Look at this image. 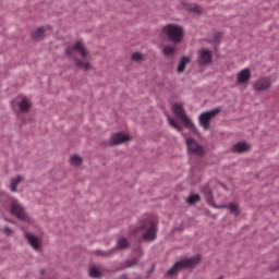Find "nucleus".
<instances>
[{
	"label": "nucleus",
	"instance_id": "nucleus-1",
	"mask_svg": "<svg viewBox=\"0 0 279 279\" xmlns=\"http://www.w3.org/2000/svg\"><path fill=\"white\" fill-rule=\"evenodd\" d=\"M168 121H169V125H171V128L177 130V132H180V134H182V136L185 137V143L187 145L189 154H194V156H204V154H206V150H204V146L199 145V143H197V141H195V138H190L186 136V134H184V132H182V126H180V124H178L175 119L168 117Z\"/></svg>",
	"mask_w": 279,
	"mask_h": 279
},
{
	"label": "nucleus",
	"instance_id": "nucleus-2",
	"mask_svg": "<svg viewBox=\"0 0 279 279\" xmlns=\"http://www.w3.org/2000/svg\"><path fill=\"white\" fill-rule=\"evenodd\" d=\"M65 53L70 58H74L78 69H84L85 71H88V69H90V64L88 62H84V61L75 58L76 53H80V56H82V58H86V56H88V50H86V48L84 47V44H82V41H76L73 47H69L65 50Z\"/></svg>",
	"mask_w": 279,
	"mask_h": 279
},
{
	"label": "nucleus",
	"instance_id": "nucleus-3",
	"mask_svg": "<svg viewBox=\"0 0 279 279\" xmlns=\"http://www.w3.org/2000/svg\"><path fill=\"white\" fill-rule=\"evenodd\" d=\"M162 32L174 45H180L184 38V28L180 25L168 24L163 26Z\"/></svg>",
	"mask_w": 279,
	"mask_h": 279
},
{
	"label": "nucleus",
	"instance_id": "nucleus-4",
	"mask_svg": "<svg viewBox=\"0 0 279 279\" xmlns=\"http://www.w3.org/2000/svg\"><path fill=\"white\" fill-rule=\"evenodd\" d=\"M142 230H146L143 234L144 241H154L158 232V218L156 216H149L144 221Z\"/></svg>",
	"mask_w": 279,
	"mask_h": 279
},
{
	"label": "nucleus",
	"instance_id": "nucleus-5",
	"mask_svg": "<svg viewBox=\"0 0 279 279\" xmlns=\"http://www.w3.org/2000/svg\"><path fill=\"white\" fill-rule=\"evenodd\" d=\"M202 260V256L196 255L194 257L187 258V259H182L177 262L173 267H171L167 271V276H175L180 269H184L186 267H195V265H199V262Z\"/></svg>",
	"mask_w": 279,
	"mask_h": 279
},
{
	"label": "nucleus",
	"instance_id": "nucleus-6",
	"mask_svg": "<svg viewBox=\"0 0 279 279\" xmlns=\"http://www.w3.org/2000/svg\"><path fill=\"white\" fill-rule=\"evenodd\" d=\"M172 110L175 114V117H178V119L182 120L183 125H185V128H187V130H191V132H196L195 130V124L193 123V120L190 119L189 117H186V112H184V108L175 102L172 105Z\"/></svg>",
	"mask_w": 279,
	"mask_h": 279
},
{
	"label": "nucleus",
	"instance_id": "nucleus-7",
	"mask_svg": "<svg viewBox=\"0 0 279 279\" xmlns=\"http://www.w3.org/2000/svg\"><path fill=\"white\" fill-rule=\"evenodd\" d=\"M219 112H221V108H215L201 113L198 117L199 125L205 130H208L210 128V121H213V119H215Z\"/></svg>",
	"mask_w": 279,
	"mask_h": 279
},
{
	"label": "nucleus",
	"instance_id": "nucleus-8",
	"mask_svg": "<svg viewBox=\"0 0 279 279\" xmlns=\"http://www.w3.org/2000/svg\"><path fill=\"white\" fill-rule=\"evenodd\" d=\"M196 62L199 66H207V64H210V62H213V51L206 48H202L197 52Z\"/></svg>",
	"mask_w": 279,
	"mask_h": 279
},
{
	"label": "nucleus",
	"instance_id": "nucleus-9",
	"mask_svg": "<svg viewBox=\"0 0 279 279\" xmlns=\"http://www.w3.org/2000/svg\"><path fill=\"white\" fill-rule=\"evenodd\" d=\"M11 213H12V215L17 217V219H21L22 221H27V219H28L27 214H25V209L16 201H13V203L11 205Z\"/></svg>",
	"mask_w": 279,
	"mask_h": 279
},
{
	"label": "nucleus",
	"instance_id": "nucleus-10",
	"mask_svg": "<svg viewBox=\"0 0 279 279\" xmlns=\"http://www.w3.org/2000/svg\"><path fill=\"white\" fill-rule=\"evenodd\" d=\"M253 88L257 93H260L263 90H269V88H271V78L270 77H260V78H258L254 83Z\"/></svg>",
	"mask_w": 279,
	"mask_h": 279
},
{
	"label": "nucleus",
	"instance_id": "nucleus-11",
	"mask_svg": "<svg viewBox=\"0 0 279 279\" xmlns=\"http://www.w3.org/2000/svg\"><path fill=\"white\" fill-rule=\"evenodd\" d=\"M128 141H130L128 134L119 132L111 135L110 145H121L123 143H128Z\"/></svg>",
	"mask_w": 279,
	"mask_h": 279
},
{
	"label": "nucleus",
	"instance_id": "nucleus-12",
	"mask_svg": "<svg viewBox=\"0 0 279 279\" xmlns=\"http://www.w3.org/2000/svg\"><path fill=\"white\" fill-rule=\"evenodd\" d=\"M252 77V72H250V69H243L239 74H238V84H245L246 82H250Z\"/></svg>",
	"mask_w": 279,
	"mask_h": 279
},
{
	"label": "nucleus",
	"instance_id": "nucleus-13",
	"mask_svg": "<svg viewBox=\"0 0 279 279\" xmlns=\"http://www.w3.org/2000/svg\"><path fill=\"white\" fill-rule=\"evenodd\" d=\"M26 239L29 243V245H32V247H34L35 250H40V240H38V238L26 233Z\"/></svg>",
	"mask_w": 279,
	"mask_h": 279
},
{
	"label": "nucleus",
	"instance_id": "nucleus-14",
	"mask_svg": "<svg viewBox=\"0 0 279 279\" xmlns=\"http://www.w3.org/2000/svg\"><path fill=\"white\" fill-rule=\"evenodd\" d=\"M29 108H32V101L27 98H23L19 104L20 112H29Z\"/></svg>",
	"mask_w": 279,
	"mask_h": 279
},
{
	"label": "nucleus",
	"instance_id": "nucleus-15",
	"mask_svg": "<svg viewBox=\"0 0 279 279\" xmlns=\"http://www.w3.org/2000/svg\"><path fill=\"white\" fill-rule=\"evenodd\" d=\"M250 149V145L245 142H239L233 146V150L238 154H243V151H247Z\"/></svg>",
	"mask_w": 279,
	"mask_h": 279
},
{
	"label": "nucleus",
	"instance_id": "nucleus-16",
	"mask_svg": "<svg viewBox=\"0 0 279 279\" xmlns=\"http://www.w3.org/2000/svg\"><path fill=\"white\" fill-rule=\"evenodd\" d=\"M45 38V27H39L35 33H33L34 40H43Z\"/></svg>",
	"mask_w": 279,
	"mask_h": 279
},
{
	"label": "nucleus",
	"instance_id": "nucleus-17",
	"mask_svg": "<svg viewBox=\"0 0 279 279\" xmlns=\"http://www.w3.org/2000/svg\"><path fill=\"white\" fill-rule=\"evenodd\" d=\"M162 53L167 58H171V56H175V48L173 46H166L162 49Z\"/></svg>",
	"mask_w": 279,
	"mask_h": 279
},
{
	"label": "nucleus",
	"instance_id": "nucleus-18",
	"mask_svg": "<svg viewBox=\"0 0 279 279\" xmlns=\"http://www.w3.org/2000/svg\"><path fill=\"white\" fill-rule=\"evenodd\" d=\"M22 181H23V178L21 177H16L15 179L11 180L10 189L12 193H16V186H19V184H21Z\"/></svg>",
	"mask_w": 279,
	"mask_h": 279
},
{
	"label": "nucleus",
	"instance_id": "nucleus-19",
	"mask_svg": "<svg viewBox=\"0 0 279 279\" xmlns=\"http://www.w3.org/2000/svg\"><path fill=\"white\" fill-rule=\"evenodd\" d=\"M186 64H189V57H183L178 66V73H184V69H186Z\"/></svg>",
	"mask_w": 279,
	"mask_h": 279
},
{
	"label": "nucleus",
	"instance_id": "nucleus-20",
	"mask_svg": "<svg viewBox=\"0 0 279 279\" xmlns=\"http://www.w3.org/2000/svg\"><path fill=\"white\" fill-rule=\"evenodd\" d=\"M189 12H194V14H202L203 9L202 7L197 5V4H190L187 7Z\"/></svg>",
	"mask_w": 279,
	"mask_h": 279
},
{
	"label": "nucleus",
	"instance_id": "nucleus-21",
	"mask_svg": "<svg viewBox=\"0 0 279 279\" xmlns=\"http://www.w3.org/2000/svg\"><path fill=\"white\" fill-rule=\"evenodd\" d=\"M89 276H90V278H100L101 272L99 271V269H97V267L92 266L89 268Z\"/></svg>",
	"mask_w": 279,
	"mask_h": 279
},
{
	"label": "nucleus",
	"instance_id": "nucleus-22",
	"mask_svg": "<svg viewBox=\"0 0 279 279\" xmlns=\"http://www.w3.org/2000/svg\"><path fill=\"white\" fill-rule=\"evenodd\" d=\"M130 245V242H128V239H125V238H120L119 240H118V247L120 248V250H125V247H128Z\"/></svg>",
	"mask_w": 279,
	"mask_h": 279
},
{
	"label": "nucleus",
	"instance_id": "nucleus-23",
	"mask_svg": "<svg viewBox=\"0 0 279 279\" xmlns=\"http://www.w3.org/2000/svg\"><path fill=\"white\" fill-rule=\"evenodd\" d=\"M70 162L72 165H74L75 167H80V165H82V157L77 156V155H73L71 158H70Z\"/></svg>",
	"mask_w": 279,
	"mask_h": 279
},
{
	"label": "nucleus",
	"instance_id": "nucleus-24",
	"mask_svg": "<svg viewBox=\"0 0 279 279\" xmlns=\"http://www.w3.org/2000/svg\"><path fill=\"white\" fill-rule=\"evenodd\" d=\"M134 62H143L145 60V56L141 52H134L131 58Z\"/></svg>",
	"mask_w": 279,
	"mask_h": 279
},
{
	"label": "nucleus",
	"instance_id": "nucleus-25",
	"mask_svg": "<svg viewBox=\"0 0 279 279\" xmlns=\"http://www.w3.org/2000/svg\"><path fill=\"white\" fill-rule=\"evenodd\" d=\"M201 197L197 194H192L187 197L186 202L187 204H197L199 202Z\"/></svg>",
	"mask_w": 279,
	"mask_h": 279
},
{
	"label": "nucleus",
	"instance_id": "nucleus-26",
	"mask_svg": "<svg viewBox=\"0 0 279 279\" xmlns=\"http://www.w3.org/2000/svg\"><path fill=\"white\" fill-rule=\"evenodd\" d=\"M233 215H239V206L234 203H231L227 206Z\"/></svg>",
	"mask_w": 279,
	"mask_h": 279
},
{
	"label": "nucleus",
	"instance_id": "nucleus-27",
	"mask_svg": "<svg viewBox=\"0 0 279 279\" xmlns=\"http://www.w3.org/2000/svg\"><path fill=\"white\" fill-rule=\"evenodd\" d=\"M203 193H205V195H206L207 198H210V197H211L210 189H208V187H203Z\"/></svg>",
	"mask_w": 279,
	"mask_h": 279
},
{
	"label": "nucleus",
	"instance_id": "nucleus-28",
	"mask_svg": "<svg viewBox=\"0 0 279 279\" xmlns=\"http://www.w3.org/2000/svg\"><path fill=\"white\" fill-rule=\"evenodd\" d=\"M219 38H221V33H215V35H214L215 43H217V40H219Z\"/></svg>",
	"mask_w": 279,
	"mask_h": 279
},
{
	"label": "nucleus",
	"instance_id": "nucleus-29",
	"mask_svg": "<svg viewBox=\"0 0 279 279\" xmlns=\"http://www.w3.org/2000/svg\"><path fill=\"white\" fill-rule=\"evenodd\" d=\"M136 263H138V260L137 259H133L132 262H130L128 264V267H134V265H136Z\"/></svg>",
	"mask_w": 279,
	"mask_h": 279
},
{
	"label": "nucleus",
	"instance_id": "nucleus-30",
	"mask_svg": "<svg viewBox=\"0 0 279 279\" xmlns=\"http://www.w3.org/2000/svg\"><path fill=\"white\" fill-rule=\"evenodd\" d=\"M4 232H5L7 234H12V229L5 227V228H4Z\"/></svg>",
	"mask_w": 279,
	"mask_h": 279
},
{
	"label": "nucleus",
	"instance_id": "nucleus-31",
	"mask_svg": "<svg viewBox=\"0 0 279 279\" xmlns=\"http://www.w3.org/2000/svg\"><path fill=\"white\" fill-rule=\"evenodd\" d=\"M120 279H128L125 275L121 276Z\"/></svg>",
	"mask_w": 279,
	"mask_h": 279
}]
</instances>
